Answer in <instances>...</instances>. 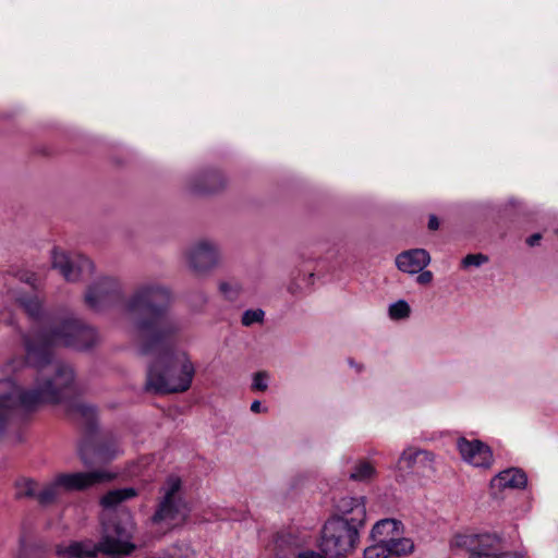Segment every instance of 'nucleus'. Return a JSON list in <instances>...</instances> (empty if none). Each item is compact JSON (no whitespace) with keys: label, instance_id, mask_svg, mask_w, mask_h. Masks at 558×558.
<instances>
[{"label":"nucleus","instance_id":"nucleus-2","mask_svg":"<svg viewBox=\"0 0 558 558\" xmlns=\"http://www.w3.org/2000/svg\"><path fill=\"white\" fill-rule=\"evenodd\" d=\"M171 289L157 280L135 286L124 300L129 316L126 331L137 353L148 357L146 389L158 393L183 392L192 384L195 367L183 350H173L171 338L182 329L181 322L168 314Z\"/></svg>","mask_w":558,"mask_h":558},{"label":"nucleus","instance_id":"nucleus-30","mask_svg":"<svg viewBox=\"0 0 558 558\" xmlns=\"http://www.w3.org/2000/svg\"><path fill=\"white\" fill-rule=\"evenodd\" d=\"M16 278L20 282L29 284L33 289H37V278L33 272L20 271L16 274Z\"/></svg>","mask_w":558,"mask_h":558},{"label":"nucleus","instance_id":"nucleus-15","mask_svg":"<svg viewBox=\"0 0 558 558\" xmlns=\"http://www.w3.org/2000/svg\"><path fill=\"white\" fill-rule=\"evenodd\" d=\"M430 263V256L424 248H413L400 253L396 257V265L399 270L407 274H417Z\"/></svg>","mask_w":558,"mask_h":558},{"label":"nucleus","instance_id":"nucleus-31","mask_svg":"<svg viewBox=\"0 0 558 558\" xmlns=\"http://www.w3.org/2000/svg\"><path fill=\"white\" fill-rule=\"evenodd\" d=\"M417 274H418V276L416 277L417 283H420V284H428V283L432 282V280H433L432 271L423 269V270H421Z\"/></svg>","mask_w":558,"mask_h":558},{"label":"nucleus","instance_id":"nucleus-33","mask_svg":"<svg viewBox=\"0 0 558 558\" xmlns=\"http://www.w3.org/2000/svg\"><path fill=\"white\" fill-rule=\"evenodd\" d=\"M541 239H542V235L539 233H534L526 239V243L530 246H535L539 243Z\"/></svg>","mask_w":558,"mask_h":558},{"label":"nucleus","instance_id":"nucleus-7","mask_svg":"<svg viewBox=\"0 0 558 558\" xmlns=\"http://www.w3.org/2000/svg\"><path fill=\"white\" fill-rule=\"evenodd\" d=\"M123 299V284L113 277L98 278L88 286L84 296L85 304L96 312L117 306L122 303Z\"/></svg>","mask_w":558,"mask_h":558},{"label":"nucleus","instance_id":"nucleus-35","mask_svg":"<svg viewBox=\"0 0 558 558\" xmlns=\"http://www.w3.org/2000/svg\"><path fill=\"white\" fill-rule=\"evenodd\" d=\"M428 228L430 230H437L439 228L438 218L435 215H430L428 219Z\"/></svg>","mask_w":558,"mask_h":558},{"label":"nucleus","instance_id":"nucleus-12","mask_svg":"<svg viewBox=\"0 0 558 558\" xmlns=\"http://www.w3.org/2000/svg\"><path fill=\"white\" fill-rule=\"evenodd\" d=\"M457 448L461 459L474 466L489 469L494 462L490 447L478 439H466L461 437L457 440Z\"/></svg>","mask_w":558,"mask_h":558},{"label":"nucleus","instance_id":"nucleus-26","mask_svg":"<svg viewBox=\"0 0 558 558\" xmlns=\"http://www.w3.org/2000/svg\"><path fill=\"white\" fill-rule=\"evenodd\" d=\"M219 290L226 299L234 301L240 293L241 287L236 282H221L219 284Z\"/></svg>","mask_w":558,"mask_h":558},{"label":"nucleus","instance_id":"nucleus-29","mask_svg":"<svg viewBox=\"0 0 558 558\" xmlns=\"http://www.w3.org/2000/svg\"><path fill=\"white\" fill-rule=\"evenodd\" d=\"M269 375L266 372H258L253 377L252 388L258 391H265L268 388Z\"/></svg>","mask_w":558,"mask_h":558},{"label":"nucleus","instance_id":"nucleus-22","mask_svg":"<svg viewBox=\"0 0 558 558\" xmlns=\"http://www.w3.org/2000/svg\"><path fill=\"white\" fill-rule=\"evenodd\" d=\"M194 551L189 544H180L168 549L162 558H192Z\"/></svg>","mask_w":558,"mask_h":558},{"label":"nucleus","instance_id":"nucleus-25","mask_svg":"<svg viewBox=\"0 0 558 558\" xmlns=\"http://www.w3.org/2000/svg\"><path fill=\"white\" fill-rule=\"evenodd\" d=\"M265 317V312L260 308L256 310H247L242 315V324L244 326H252L253 324L263 323Z\"/></svg>","mask_w":558,"mask_h":558},{"label":"nucleus","instance_id":"nucleus-21","mask_svg":"<svg viewBox=\"0 0 558 558\" xmlns=\"http://www.w3.org/2000/svg\"><path fill=\"white\" fill-rule=\"evenodd\" d=\"M410 314L411 307L409 303L404 300H399L389 305L388 315L392 320L405 319L410 316Z\"/></svg>","mask_w":558,"mask_h":558},{"label":"nucleus","instance_id":"nucleus-20","mask_svg":"<svg viewBox=\"0 0 558 558\" xmlns=\"http://www.w3.org/2000/svg\"><path fill=\"white\" fill-rule=\"evenodd\" d=\"M17 497L35 498L38 501V492L40 490L39 485L32 478H23L16 484Z\"/></svg>","mask_w":558,"mask_h":558},{"label":"nucleus","instance_id":"nucleus-8","mask_svg":"<svg viewBox=\"0 0 558 558\" xmlns=\"http://www.w3.org/2000/svg\"><path fill=\"white\" fill-rule=\"evenodd\" d=\"M51 266L69 282L88 279L95 268L88 257L78 253H68L60 248L51 251Z\"/></svg>","mask_w":558,"mask_h":558},{"label":"nucleus","instance_id":"nucleus-13","mask_svg":"<svg viewBox=\"0 0 558 558\" xmlns=\"http://www.w3.org/2000/svg\"><path fill=\"white\" fill-rule=\"evenodd\" d=\"M121 449L116 444H102L97 447L84 442L78 448L81 459L85 464L105 463L116 458Z\"/></svg>","mask_w":558,"mask_h":558},{"label":"nucleus","instance_id":"nucleus-9","mask_svg":"<svg viewBox=\"0 0 558 558\" xmlns=\"http://www.w3.org/2000/svg\"><path fill=\"white\" fill-rule=\"evenodd\" d=\"M501 541L496 534L471 532L456 534L450 544L454 548L465 549L470 553L469 558L480 556L481 558H495L501 548Z\"/></svg>","mask_w":558,"mask_h":558},{"label":"nucleus","instance_id":"nucleus-4","mask_svg":"<svg viewBox=\"0 0 558 558\" xmlns=\"http://www.w3.org/2000/svg\"><path fill=\"white\" fill-rule=\"evenodd\" d=\"M112 478L111 473L101 470L57 474L40 487L38 492V504L41 506L51 505L56 502L63 493L84 490L98 484L109 482Z\"/></svg>","mask_w":558,"mask_h":558},{"label":"nucleus","instance_id":"nucleus-19","mask_svg":"<svg viewBox=\"0 0 558 558\" xmlns=\"http://www.w3.org/2000/svg\"><path fill=\"white\" fill-rule=\"evenodd\" d=\"M388 555L403 556L412 553L414 544L412 539L403 537L402 535L395 536L386 545Z\"/></svg>","mask_w":558,"mask_h":558},{"label":"nucleus","instance_id":"nucleus-3","mask_svg":"<svg viewBox=\"0 0 558 558\" xmlns=\"http://www.w3.org/2000/svg\"><path fill=\"white\" fill-rule=\"evenodd\" d=\"M137 495L132 487L119 488L102 496L100 504L105 509L102 514V537L96 544L90 539L61 543L56 546L59 558H93L98 553L107 555H130L135 545L131 542L134 522L128 511H120L119 519L113 520L112 510L122 501Z\"/></svg>","mask_w":558,"mask_h":558},{"label":"nucleus","instance_id":"nucleus-16","mask_svg":"<svg viewBox=\"0 0 558 558\" xmlns=\"http://www.w3.org/2000/svg\"><path fill=\"white\" fill-rule=\"evenodd\" d=\"M403 524L397 519H383L376 522L371 531V539L386 545L395 536L403 535Z\"/></svg>","mask_w":558,"mask_h":558},{"label":"nucleus","instance_id":"nucleus-23","mask_svg":"<svg viewBox=\"0 0 558 558\" xmlns=\"http://www.w3.org/2000/svg\"><path fill=\"white\" fill-rule=\"evenodd\" d=\"M202 184L193 183L191 189L197 193L211 192L216 189L215 183L217 175L215 173H207L202 177Z\"/></svg>","mask_w":558,"mask_h":558},{"label":"nucleus","instance_id":"nucleus-34","mask_svg":"<svg viewBox=\"0 0 558 558\" xmlns=\"http://www.w3.org/2000/svg\"><path fill=\"white\" fill-rule=\"evenodd\" d=\"M251 411L254 413L265 412L266 409L262 407L260 401L255 400L251 403Z\"/></svg>","mask_w":558,"mask_h":558},{"label":"nucleus","instance_id":"nucleus-11","mask_svg":"<svg viewBox=\"0 0 558 558\" xmlns=\"http://www.w3.org/2000/svg\"><path fill=\"white\" fill-rule=\"evenodd\" d=\"M396 469L429 477L436 473V456L428 450L408 447L398 459Z\"/></svg>","mask_w":558,"mask_h":558},{"label":"nucleus","instance_id":"nucleus-14","mask_svg":"<svg viewBox=\"0 0 558 558\" xmlns=\"http://www.w3.org/2000/svg\"><path fill=\"white\" fill-rule=\"evenodd\" d=\"M339 515L332 519H345L356 525H363L366 519V508L362 497H343L337 505Z\"/></svg>","mask_w":558,"mask_h":558},{"label":"nucleus","instance_id":"nucleus-32","mask_svg":"<svg viewBox=\"0 0 558 558\" xmlns=\"http://www.w3.org/2000/svg\"><path fill=\"white\" fill-rule=\"evenodd\" d=\"M474 558H481L480 556H475ZM495 558H526L525 553L515 551V553H497Z\"/></svg>","mask_w":558,"mask_h":558},{"label":"nucleus","instance_id":"nucleus-27","mask_svg":"<svg viewBox=\"0 0 558 558\" xmlns=\"http://www.w3.org/2000/svg\"><path fill=\"white\" fill-rule=\"evenodd\" d=\"M389 555L384 545L373 542L364 549V558H387Z\"/></svg>","mask_w":558,"mask_h":558},{"label":"nucleus","instance_id":"nucleus-10","mask_svg":"<svg viewBox=\"0 0 558 558\" xmlns=\"http://www.w3.org/2000/svg\"><path fill=\"white\" fill-rule=\"evenodd\" d=\"M189 268L197 275L209 272L220 260V248L217 242L199 239L192 243L184 253Z\"/></svg>","mask_w":558,"mask_h":558},{"label":"nucleus","instance_id":"nucleus-5","mask_svg":"<svg viewBox=\"0 0 558 558\" xmlns=\"http://www.w3.org/2000/svg\"><path fill=\"white\" fill-rule=\"evenodd\" d=\"M345 519L330 518L322 531L320 549L325 555L331 557H343L350 554L357 541L359 529Z\"/></svg>","mask_w":558,"mask_h":558},{"label":"nucleus","instance_id":"nucleus-6","mask_svg":"<svg viewBox=\"0 0 558 558\" xmlns=\"http://www.w3.org/2000/svg\"><path fill=\"white\" fill-rule=\"evenodd\" d=\"M160 493L161 497L151 521L167 524L183 521L189 513V507L183 498L181 478L170 475L160 488Z\"/></svg>","mask_w":558,"mask_h":558},{"label":"nucleus","instance_id":"nucleus-18","mask_svg":"<svg viewBox=\"0 0 558 558\" xmlns=\"http://www.w3.org/2000/svg\"><path fill=\"white\" fill-rule=\"evenodd\" d=\"M378 475L376 464L368 459H359L354 462L349 478L354 482L368 483Z\"/></svg>","mask_w":558,"mask_h":558},{"label":"nucleus","instance_id":"nucleus-28","mask_svg":"<svg viewBox=\"0 0 558 558\" xmlns=\"http://www.w3.org/2000/svg\"><path fill=\"white\" fill-rule=\"evenodd\" d=\"M488 260V257L483 254H469L466 255L461 264L463 268L480 267Z\"/></svg>","mask_w":558,"mask_h":558},{"label":"nucleus","instance_id":"nucleus-1","mask_svg":"<svg viewBox=\"0 0 558 558\" xmlns=\"http://www.w3.org/2000/svg\"><path fill=\"white\" fill-rule=\"evenodd\" d=\"M8 293L35 322L24 337V363L34 367L37 375L28 389L20 388L12 378L0 379V437L7 432L19 408L33 410L45 403L60 402L65 389L73 384L72 367L52 361L53 347L86 350L98 341L97 331L75 317H47L37 294L25 295L16 289H10Z\"/></svg>","mask_w":558,"mask_h":558},{"label":"nucleus","instance_id":"nucleus-17","mask_svg":"<svg viewBox=\"0 0 558 558\" xmlns=\"http://www.w3.org/2000/svg\"><path fill=\"white\" fill-rule=\"evenodd\" d=\"M527 483L526 474L517 468H510L499 472L492 480V487L498 489L511 488L520 489L524 488Z\"/></svg>","mask_w":558,"mask_h":558},{"label":"nucleus","instance_id":"nucleus-24","mask_svg":"<svg viewBox=\"0 0 558 558\" xmlns=\"http://www.w3.org/2000/svg\"><path fill=\"white\" fill-rule=\"evenodd\" d=\"M74 411L77 415L85 420L87 424H93L97 417V411L95 407L87 403L75 404Z\"/></svg>","mask_w":558,"mask_h":558}]
</instances>
